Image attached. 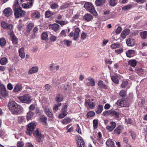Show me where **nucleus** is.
I'll use <instances>...</instances> for the list:
<instances>
[{"label":"nucleus","mask_w":147,"mask_h":147,"mask_svg":"<svg viewBox=\"0 0 147 147\" xmlns=\"http://www.w3.org/2000/svg\"><path fill=\"white\" fill-rule=\"evenodd\" d=\"M8 106L9 109L13 115H17L20 114L23 111L22 107L14 101L9 102Z\"/></svg>","instance_id":"nucleus-1"},{"label":"nucleus","mask_w":147,"mask_h":147,"mask_svg":"<svg viewBox=\"0 0 147 147\" xmlns=\"http://www.w3.org/2000/svg\"><path fill=\"white\" fill-rule=\"evenodd\" d=\"M84 7L87 11L92 13L94 16L97 15L96 11L95 10L94 7L91 3L86 2L84 5Z\"/></svg>","instance_id":"nucleus-2"},{"label":"nucleus","mask_w":147,"mask_h":147,"mask_svg":"<svg viewBox=\"0 0 147 147\" xmlns=\"http://www.w3.org/2000/svg\"><path fill=\"white\" fill-rule=\"evenodd\" d=\"M18 98L22 103L29 104L31 101L30 96L28 94H25L22 96H18Z\"/></svg>","instance_id":"nucleus-3"},{"label":"nucleus","mask_w":147,"mask_h":147,"mask_svg":"<svg viewBox=\"0 0 147 147\" xmlns=\"http://www.w3.org/2000/svg\"><path fill=\"white\" fill-rule=\"evenodd\" d=\"M36 123L34 122H32L28 125L26 133L28 135L31 136L32 134L33 131L36 127Z\"/></svg>","instance_id":"nucleus-4"},{"label":"nucleus","mask_w":147,"mask_h":147,"mask_svg":"<svg viewBox=\"0 0 147 147\" xmlns=\"http://www.w3.org/2000/svg\"><path fill=\"white\" fill-rule=\"evenodd\" d=\"M14 14L16 18H20L24 16L25 14V12L20 7L13 10Z\"/></svg>","instance_id":"nucleus-5"},{"label":"nucleus","mask_w":147,"mask_h":147,"mask_svg":"<svg viewBox=\"0 0 147 147\" xmlns=\"http://www.w3.org/2000/svg\"><path fill=\"white\" fill-rule=\"evenodd\" d=\"M96 101L95 99L86 100L85 102V106L86 107L88 106L91 109H93L95 107Z\"/></svg>","instance_id":"nucleus-6"},{"label":"nucleus","mask_w":147,"mask_h":147,"mask_svg":"<svg viewBox=\"0 0 147 147\" xmlns=\"http://www.w3.org/2000/svg\"><path fill=\"white\" fill-rule=\"evenodd\" d=\"M68 106L67 105H65L62 106L61 110V113L58 115V117L59 118L62 119L65 117L68 114L67 112V107Z\"/></svg>","instance_id":"nucleus-7"},{"label":"nucleus","mask_w":147,"mask_h":147,"mask_svg":"<svg viewBox=\"0 0 147 147\" xmlns=\"http://www.w3.org/2000/svg\"><path fill=\"white\" fill-rule=\"evenodd\" d=\"M76 140L78 147H84L85 145V142L82 138L80 136H76Z\"/></svg>","instance_id":"nucleus-8"},{"label":"nucleus","mask_w":147,"mask_h":147,"mask_svg":"<svg viewBox=\"0 0 147 147\" xmlns=\"http://www.w3.org/2000/svg\"><path fill=\"white\" fill-rule=\"evenodd\" d=\"M34 135L36 138V140L38 142H41L43 140V135L40 133L38 129L35 131Z\"/></svg>","instance_id":"nucleus-9"},{"label":"nucleus","mask_w":147,"mask_h":147,"mask_svg":"<svg viewBox=\"0 0 147 147\" xmlns=\"http://www.w3.org/2000/svg\"><path fill=\"white\" fill-rule=\"evenodd\" d=\"M117 105L121 107H128L129 104L126 100L125 99L123 100H119L116 102Z\"/></svg>","instance_id":"nucleus-10"},{"label":"nucleus","mask_w":147,"mask_h":147,"mask_svg":"<svg viewBox=\"0 0 147 147\" xmlns=\"http://www.w3.org/2000/svg\"><path fill=\"white\" fill-rule=\"evenodd\" d=\"M86 85L88 86H94L95 85L94 80L92 78L90 77L87 78L85 82Z\"/></svg>","instance_id":"nucleus-11"},{"label":"nucleus","mask_w":147,"mask_h":147,"mask_svg":"<svg viewBox=\"0 0 147 147\" xmlns=\"http://www.w3.org/2000/svg\"><path fill=\"white\" fill-rule=\"evenodd\" d=\"M44 111L48 117L51 119L53 118V115L52 113V110L50 108L45 107L44 109Z\"/></svg>","instance_id":"nucleus-12"},{"label":"nucleus","mask_w":147,"mask_h":147,"mask_svg":"<svg viewBox=\"0 0 147 147\" xmlns=\"http://www.w3.org/2000/svg\"><path fill=\"white\" fill-rule=\"evenodd\" d=\"M3 13L5 16L8 17L12 14L13 11L11 8L8 7L4 10Z\"/></svg>","instance_id":"nucleus-13"},{"label":"nucleus","mask_w":147,"mask_h":147,"mask_svg":"<svg viewBox=\"0 0 147 147\" xmlns=\"http://www.w3.org/2000/svg\"><path fill=\"white\" fill-rule=\"evenodd\" d=\"M116 123L114 121H111L109 125L106 126V129L110 131H112L116 127Z\"/></svg>","instance_id":"nucleus-14"},{"label":"nucleus","mask_w":147,"mask_h":147,"mask_svg":"<svg viewBox=\"0 0 147 147\" xmlns=\"http://www.w3.org/2000/svg\"><path fill=\"white\" fill-rule=\"evenodd\" d=\"M22 84L21 83H18L16 84L13 89V91L15 92H17L22 89Z\"/></svg>","instance_id":"nucleus-15"},{"label":"nucleus","mask_w":147,"mask_h":147,"mask_svg":"<svg viewBox=\"0 0 147 147\" xmlns=\"http://www.w3.org/2000/svg\"><path fill=\"white\" fill-rule=\"evenodd\" d=\"M38 70V67H33L29 70L28 73V74H31L37 72Z\"/></svg>","instance_id":"nucleus-16"},{"label":"nucleus","mask_w":147,"mask_h":147,"mask_svg":"<svg viewBox=\"0 0 147 147\" xmlns=\"http://www.w3.org/2000/svg\"><path fill=\"white\" fill-rule=\"evenodd\" d=\"M80 31V30L79 28H76L75 29L74 37V40H76L78 38Z\"/></svg>","instance_id":"nucleus-17"},{"label":"nucleus","mask_w":147,"mask_h":147,"mask_svg":"<svg viewBox=\"0 0 147 147\" xmlns=\"http://www.w3.org/2000/svg\"><path fill=\"white\" fill-rule=\"evenodd\" d=\"M127 56L128 57H131L135 55V51L133 50H129L126 53Z\"/></svg>","instance_id":"nucleus-18"},{"label":"nucleus","mask_w":147,"mask_h":147,"mask_svg":"<svg viewBox=\"0 0 147 147\" xmlns=\"http://www.w3.org/2000/svg\"><path fill=\"white\" fill-rule=\"evenodd\" d=\"M110 115L113 116L115 117L118 118L119 115V113L117 112L113 109L110 110Z\"/></svg>","instance_id":"nucleus-19"},{"label":"nucleus","mask_w":147,"mask_h":147,"mask_svg":"<svg viewBox=\"0 0 147 147\" xmlns=\"http://www.w3.org/2000/svg\"><path fill=\"white\" fill-rule=\"evenodd\" d=\"M93 18L92 16L89 13L86 14L83 17L84 19L87 22L90 21Z\"/></svg>","instance_id":"nucleus-20"},{"label":"nucleus","mask_w":147,"mask_h":147,"mask_svg":"<svg viewBox=\"0 0 147 147\" xmlns=\"http://www.w3.org/2000/svg\"><path fill=\"white\" fill-rule=\"evenodd\" d=\"M25 3L22 4V6L24 8H28L31 7L32 5V2L28 1L25 2Z\"/></svg>","instance_id":"nucleus-21"},{"label":"nucleus","mask_w":147,"mask_h":147,"mask_svg":"<svg viewBox=\"0 0 147 147\" xmlns=\"http://www.w3.org/2000/svg\"><path fill=\"white\" fill-rule=\"evenodd\" d=\"M134 40L131 38H128L126 40L127 44L129 46L132 47L134 46Z\"/></svg>","instance_id":"nucleus-22"},{"label":"nucleus","mask_w":147,"mask_h":147,"mask_svg":"<svg viewBox=\"0 0 147 147\" xmlns=\"http://www.w3.org/2000/svg\"><path fill=\"white\" fill-rule=\"evenodd\" d=\"M130 31V30L129 29H126L124 30L121 34L122 38H125L126 36L129 34Z\"/></svg>","instance_id":"nucleus-23"},{"label":"nucleus","mask_w":147,"mask_h":147,"mask_svg":"<svg viewBox=\"0 0 147 147\" xmlns=\"http://www.w3.org/2000/svg\"><path fill=\"white\" fill-rule=\"evenodd\" d=\"M106 144L109 147H115L114 142L111 139L107 140Z\"/></svg>","instance_id":"nucleus-24"},{"label":"nucleus","mask_w":147,"mask_h":147,"mask_svg":"<svg viewBox=\"0 0 147 147\" xmlns=\"http://www.w3.org/2000/svg\"><path fill=\"white\" fill-rule=\"evenodd\" d=\"M123 129V127L122 126L119 125L114 130V132L117 134H119L122 132Z\"/></svg>","instance_id":"nucleus-25"},{"label":"nucleus","mask_w":147,"mask_h":147,"mask_svg":"<svg viewBox=\"0 0 147 147\" xmlns=\"http://www.w3.org/2000/svg\"><path fill=\"white\" fill-rule=\"evenodd\" d=\"M31 16L33 18L38 19L40 17V15L38 12L34 11L32 13Z\"/></svg>","instance_id":"nucleus-26"},{"label":"nucleus","mask_w":147,"mask_h":147,"mask_svg":"<svg viewBox=\"0 0 147 147\" xmlns=\"http://www.w3.org/2000/svg\"><path fill=\"white\" fill-rule=\"evenodd\" d=\"M72 121V119L69 117H66L61 122L64 125H66L71 122Z\"/></svg>","instance_id":"nucleus-27"},{"label":"nucleus","mask_w":147,"mask_h":147,"mask_svg":"<svg viewBox=\"0 0 147 147\" xmlns=\"http://www.w3.org/2000/svg\"><path fill=\"white\" fill-rule=\"evenodd\" d=\"M117 75H113L111 76V79L113 82L115 83L118 84L119 83V80Z\"/></svg>","instance_id":"nucleus-28"},{"label":"nucleus","mask_w":147,"mask_h":147,"mask_svg":"<svg viewBox=\"0 0 147 147\" xmlns=\"http://www.w3.org/2000/svg\"><path fill=\"white\" fill-rule=\"evenodd\" d=\"M20 7L19 3V0H15L13 5V10H14Z\"/></svg>","instance_id":"nucleus-29"},{"label":"nucleus","mask_w":147,"mask_h":147,"mask_svg":"<svg viewBox=\"0 0 147 147\" xmlns=\"http://www.w3.org/2000/svg\"><path fill=\"white\" fill-rule=\"evenodd\" d=\"M19 55L20 57L24 59L25 56V53H24V49L23 48H21L19 50Z\"/></svg>","instance_id":"nucleus-30"},{"label":"nucleus","mask_w":147,"mask_h":147,"mask_svg":"<svg viewBox=\"0 0 147 147\" xmlns=\"http://www.w3.org/2000/svg\"><path fill=\"white\" fill-rule=\"evenodd\" d=\"M63 99V96L61 94H58L56 95L55 100L59 102L61 101Z\"/></svg>","instance_id":"nucleus-31"},{"label":"nucleus","mask_w":147,"mask_h":147,"mask_svg":"<svg viewBox=\"0 0 147 147\" xmlns=\"http://www.w3.org/2000/svg\"><path fill=\"white\" fill-rule=\"evenodd\" d=\"M59 25L57 24H54L50 25V27L54 31H56L59 29Z\"/></svg>","instance_id":"nucleus-32"},{"label":"nucleus","mask_w":147,"mask_h":147,"mask_svg":"<svg viewBox=\"0 0 147 147\" xmlns=\"http://www.w3.org/2000/svg\"><path fill=\"white\" fill-rule=\"evenodd\" d=\"M34 115V113L33 112L29 111L27 113L26 116V119L28 121L31 119V118L33 117Z\"/></svg>","instance_id":"nucleus-33"},{"label":"nucleus","mask_w":147,"mask_h":147,"mask_svg":"<svg viewBox=\"0 0 147 147\" xmlns=\"http://www.w3.org/2000/svg\"><path fill=\"white\" fill-rule=\"evenodd\" d=\"M106 0H96L95 1V4L97 6H100L104 4Z\"/></svg>","instance_id":"nucleus-34"},{"label":"nucleus","mask_w":147,"mask_h":147,"mask_svg":"<svg viewBox=\"0 0 147 147\" xmlns=\"http://www.w3.org/2000/svg\"><path fill=\"white\" fill-rule=\"evenodd\" d=\"M61 105V104L60 102H58L55 104L53 108V110L54 111H56L58 110L59 107H60Z\"/></svg>","instance_id":"nucleus-35"},{"label":"nucleus","mask_w":147,"mask_h":147,"mask_svg":"<svg viewBox=\"0 0 147 147\" xmlns=\"http://www.w3.org/2000/svg\"><path fill=\"white\" fill-rule=\"evenodd\" d=\"M103 109V106L101 105H99L96 111V113L99 114L100 113Z\"/></svg>","instance_id":"nucleus-36"},{"label":"nucleus","mask_w":147,"mask_h":147,"mask_svg":"<svg viewBox=\"0 0 147 147\" xmlns=\"http://www.w3.org/2000/svg\"><path fill=\"white\" fill-rule=\"evenodd\" d=\"M98 84L100 88L105 89L107 88V86L104 84L103 82L102 81H99Z\"/></svg>","instance_id":"nucleus-37"},{"label":"nucleus","mask_w":147,"mask_h":147,"mask_svg":"<svg viewBox=\"0 0 147 147\" xmlns=\"http://www.w3.org/2000/svg\"><path fill=\"white\" fill-rule=\"evenodd\" d=\"M140 34L143 39H145L146 38L147 36V32L144 31L140 32Z\"/></svg>","instance_id":"nucleus-38"},{"label":"nucleus","mask_w":147,"mask_h":147,"mask_svg":"<svg viewBox=\"0 0 147 147\" xmlns=\"http://www.w3.org/2000/svg\"><path fill=\"white\" fill-rule=\"evenodd\" d=\"M11 38L13 44L15 45H17L18 42V40L16 36H14Z\"/></svg>","instance_id":"nucleus-39"},{"label":"nucleus","mask_w":147,"mask_h":147,"mask_svg":"<svg viewBox=\"0 0 147 147\" xmlns=\"http://www.w3.org/2000/svg\"><path fill=\"white\" fill-rule=\"evenodd\" d=\"M136 61L135 60H131L128 61L129 64L133 67H135L136 65Z\"/></svg>","instance_id":"nucleus-40"},{"label":"nucleus","mask_w":147,"mask_h":147,"mask_svg":"<svg viewBox=\"0 0 147 147\" xmlns=\"http://www.w3.org/2000/svg\"><path fill=\"white\" fill-rule=\"evenodd\" d=\"M128 83V82L127 80H123L122 81V82L121 84V87L122 88H125L126 87Z\"/></svg>","instance_id":"nucleus-41"},{"label":"nucleus","mask_w":147,"mask_h":147,"mask_svg":"<svg viewBox=\"0 0 147 147\" xmlns=\"http://www.w3.org/2000/svg\"><path fill=\"white\" fill-rule=\"evenodd\" d=\"M0 62L1 65H5L7 62V59L6 57H3L1 59Z\"/></svg>","instance_id":"nucleus-42"},{"label":"nucleus","mask_w":147,"mask_h":147,"mask_svg":"<svg viewBox=\"0 0 147 147\" xmlns=\"http://www.w3.org/2000/svg\"><path fill=\"white\" fill-rule=\"evenodd\" d=\"M110 13V11L106 10L104 12V15L107 16L106 20H108L112 18V17L111 15H109Z\"/></svg>","instance_id":"nucleus-43"},{"label":"nucleus","mask_w":147,"mask_h":147,"mask_svg":"<svg viewBox=\"0 0 147 147\" xmlns=\"http://www.w3.org/2000/svg\"><path fill=\"white\" fill-rule=\"evenodd\" d=\"M0 97H6L7 96V92L5 90L0 91Z\"/></svg>","instance_id":"nucleus-44"},{"label":"nucleus","mask_w":147,"mask_h":147,"mask_svg":"<svg viewBox=\"0 0 147 147\" xmlns=\"http://www.w3.org/2000/svg\"><path fill=\"white\" fill-rule=\"evenodd\" d=\"M132 7L131 5H128L123 7L122 9L124 11H127L130 9Z\"/></svg>","instance_id":"nucleus-45"},{"label":"nucleus","mask_w":147,"mask_h":147,"mask_svg":"<svg viewBox=\"0 0 147 147\" xmlns=\"http://www.w3.org/2000/svg\"><path fill=\"white\" fill-rule=\"evenodd\" d=\"M70 4L66 3H65L63 5H61L60 8L62 9H64L66 8L69 7L70 6Z\"/></svg>","instance_id":"nucleus-46"},{"label":"nucleus","mask_w":147,"mask_h":147,"mask_svg":"<svg viewBox=\"0 0 147 147\" xmlns=\"http://www.w3.org/2000/svg\"><path fill=\"white\" fill-rule=\"evenodd\" d=\"M50 6L52 9H55L58 8L59 7V5L57 3H54L51 4Z\"/></svg>","instance_id":"nucleus-47"},{"label":"nucleus","mask_w":147,"mask_h":147,"mask_svg":"<svg viewBox=\"0 0 147 147\" xmlns=\"http://www.w3.org/2000/svg\"><path fill=\"white\" fill-rule=\"evenodd\" d=\"M120 46V44L119 43H114L112 44L111 45V47L113 49H115L119 48Z\"/></svg>","instance_id":"nucleus-48"},{"label":"nucleus","mask_w":147,"mask_h":147,"mask_svg":"<svg viewBox=\"0 0 147 147\" xmlns=\"http://www.w3.org/2000/svg\"><path fill=\"white\" fill-rule=\"evenodd\" d=\"M126 91L125 90H122L119 92V95L121 97H125L126 95Z\"/></svg>","instance_id":"nucleus-49"},{"label":"nucleus","mask_w":147,"mask_h":147,"mask_svg":"<svg viewBox=\"0 0 147 147\" xmlns=\"http://www.w3.org/2000/svg\"><path fill=\"white\" fill-rule=\"evenodd\" d=\"M95 114V113L92 111H90L87 114V116L88 118H89L94 116Z\"/></svg>","instance_id":"nucleus-50"},{"label":"nucleus","mask_w":147,"mask_h":147,"mask_svg":"<svg viewBox=\"0 0 147 147\" xmlns=\"http://www.w3.org/2000/svg\"><path fill=\"white\" fill-rule=\"evenodd\" d=\"M6 44V42L4 38H1L0 40V45L1 47L4 46Z\"/></svg>","instance_id":"nucleus-51"},{"label":"nucleus","mask_w":147,"mask_h":147,"mask_svg":"<svg viewBox=\"0 0 147 147\" xmlns=\"http://www.w3.org/2000/svg\"><path fill=\"white\" fill-rule=\"evenodd\" d=\"M117 2V0H110L109 3L111 5L114 6L116 5Z\"/></svg>","instance_id":"nucleus-52"},{"label":"nucleus","mask_w":147,"mask_h":147,"mask_svg":"<svg viewBox=\"0 0 147 147\" xmlns=\"http://www.w3.org/2000/svg\"><path fill=\"white\" fill-rule=\"evenodd\" d=\"M53 15V13L50 11H47L45 12V16L48 18H49Z\"/></svg>","instance_id":"nucleus-53"},{"label":"nucleus","mask_w":147,"mask_h":147,"mask_svg":"<svg viewBox=\"0 0 147 147\" xmlns=\"http://www.w3.org/2000/svg\"><path fill=\"white\" fill-rule=\"evenodd\" d=\"M48 35L46 32L43 33L42 34V39L43 40H46L48 39Z\"/></svg>","instance_id":"nucleus-54"},{"label":"nucleus","mask_w":147,"mask_h":147,"mask_svg":"<svg viewBox=\"0 0 147 147\" xmlns=\"http://www.w3.org/2000/svg\"><path fill=\"white\" fill-rule=\"evenodd\" d=\"M56 22L61 25V26H63L64 25H65L67 24V23H68V22L65 21H60L57 20L56 21Z\"/></svg>","instance_id":"nucleus-55"},{"label":"nucleus","mask_w":147,"mask_h":147,"mask_svg":"<svg viewBox=\"0 0 147 147\" xmlns=\"http://www.w3.org/2000/svg\"><path fill=\"white\" fill-rule=\"evenodd\" d=\"M34 24L32 23H29L28 26V31L30 32L34 26Z\"/></svg>","instance_id":"nucleus-56"},{"label":"nucleus","mask_w":147,"mask_h":147,"mask_svg":"<svg viewBox=\"0 0 147 147\" xmlns=\"http://www.w3.org/2000/svg\"><path fill=\"white\" fill-rule=\"evenodd\" d=\"M63 42L65 45H67L68 47L70 46L71 43V42L70 40H63Z\"/></svg>","instance_id":"nucleus-57"},{"label":"nucleus","mask_w":147,"mask_h":147,"mask_svg":"<svg viewBox=\"0 0 147 147\" xmlns=\"http://www.w3.org/2000/svg\"><path fill=\"white\" fill-rule=\"evenodd\" d=\"M56 37L54 35L51 34L50 36V40L52 42H54L56 40Z\"/></svg>","instance_id":"nucleus-58"},{"label":"nucleus","mask_w":147,"mask_h":147,"mask_svg":"<svg viewBox=\"0 0 147 147\" xmlns=\"http://www.w3.org/2000/svg\"><path fill=\"white\" fill-rule=\"evenodd\" d=\"M13 28V26L12 24L7 23V25L6 26V27L5 29L11 30Z\"/></svg>","instance_id":"nucleus-59"},{"label":"nucleus","mask_w":147,"mask_h":147,"mask_svg":"<svg viewBox=\"0 0 147 147\" xmlns=\"http://www.w3.org/2000/svg\"><path fill=\"white\" fill-rule=\"evenodd\" d=\"M60 35L62 37H65L66 36V34L65 30H62Z\"/></svg>","instance_id":"nucleus-60"},{"label":"nucleus","mask_w":147,"mask_h":147,"mask_svg":"<svg viewBox=\"0 0 147 147\" xmlns=\"http://www.w3.org/2000/svg\"><path fill=\"white\" fill-rule=\"evenodd\" d=\"M93 126L94 129L96 128L98 126V121L94 119L93 121Z\"/></svg>","instance_id":"nucleus-61"},{"label":"nucleus","mask_w":147,"mask_h":147,"mask_svg":"<svg viewBox=\"0 0 147 147\" xmlns=\"http://www.w3.org/2000/svg\"><path fill=\"white\" fill-rule=\"evenodd\" d=\"M41 121L44 124H45L46 123L47 118L46 117H44L41 118Z\"/></svg>","instance_id":"nucleus-62"},{"label":"nucleus","mask_w":147,"mask_h":147,"mask_svg":"<svg viewBox=\"0 0 147 147\" xmlns=\"http://www.w3.org/2000/svg\"><path fill=\"white\" fill-rule=\"evenodd\" d=\"M17 145L18 147H23L24 143L22 141H19L18 142Z\"/></svg>","instance_id":"nucleus-63"},{"label":"nucleus","mask_w":147,"mask_h":147,"mask_svg":"<svg viewBox=\"0 0 147 147\" xmlns=\"http://www.w3.org/2000/svg\"><path fill=\"white\" fill-rule=\"evenodd\" d=\"M123 51V48H121L120 49H117L115 50V52L116 53L118 54H120L122 53Z\"/></svg>","instance_id":"nucleus-64"}]
</instances>
